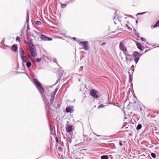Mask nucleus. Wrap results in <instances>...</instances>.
<instances>
[{"mask_svg": "<svg viewBox=\"0 0 159 159\" xmlns=\"http://www.w3.org/2000/svg\"><path fill=\"white\" fill-rule=\"evenodd\" d=\"M58 140H57V142H58Z\"/></svg>", "mask_w": 159, "mask_h": 159, "instance_id": "nucleus-47", "label": "nucleus"}, {"mask_svg": "<svg viewBox=\"0 0 159 159\" xmlns=\"http://www.w3.org/2000/svg\"><path fill=\"white\" fill-rule=\"evenodd\" d=\"M53 61L54 62H56V59H54V60H53Z\"/></svg>", "mask_w": 159, "mask_h": 159, "instance_id": "nucleus-38", "label": "nucleus"}, {"mask_svg": "<svg viewBox=\"0 0 159 159\" xmlns=\"http://www.w3.org/2000/svg\"><path fill=\"white\" fill-rule=\"evenodd\" d=\"M73 126L72 125H70L69 126H67L66 128V130L68 132H70L72 131L73 129Z\"/></svg>", "mask_w": 159, "mask_h": 159, "instance_id": "nucleus-7", "label": "nucleus"}, {"mask_svg": "<svg viewBox=\"0 0 159 159\" xmlns=\"http://www.w3.org/2000/svg\"><path fill=\"white\" fill-rule=\"evenodd\" d=\"M19 50L20 52H24V51L23 50V49L21 47H20L19 48Z\"/></svg>", "mask_w": 159, "mask_h": 159, "instance_id": "nucleus-28", "label": "nucleus"}, {"mask_svg": "<svg viewBox=\"0 0 159 159\" xmlns=\"http://www.w3.org/2000/svg\"><path fill=\"white\" fill-rule=\"evenodd\" d=\"M133 55L134 57H139V53L136 51H134L133 53Z\"/></svg>", "mask_w": 159, "mask_h": 159, "instance_id": "nucleus-11", "label": "nucleus"}, {"mask_svg": "<svg viewBox=\"0 0 159 159\" xmlns=\"http://www.w3.org/2000/svg\"><path fill=\"white\" fill-rule=\"evenodd\" d=\"M129 79L130 80H132V78H131V75L130 74H129Z\"/></svg>", "mask_w": 159, "mask_h": 159, "instance_id": "nucleus-37", "label": "nucleus"}, {"mask_svg": "<svg viewBox=\"0 0 159 159\" xmlns=\"http://www.w3.org/2000/svg\"><path fill=\"white\" fill-rule=\"evenodd\" d=\"M80 44L83 46L84 50H87L89 49V43L88 42H80Z\"/></svg>", "mask_w": 159, "mask_h": 159, "instance_id": "nucleus-3", "label": "nucleus"}, {"mask_svg": "<svg viewBox=\"0 0 159 159\" xmlns=\"http://www.w3.org/2000/svg\"><path fill=\"white\" fill-rule=\"evenodd\" d=\"M43 100L44 102L45 103H47L48 102V101L47 100V99L46 98H44L43 99Z\"/></svg>", "mask_w": 159, "mask_h": 159, "instance_id": "nucleus-31", "label": "nucleus"}, {"mask_svg": "<svg viewBox=\"0 0 159 159\" xmlns=\"http://www.w3.org/2000/svg\"><path fill=\"white\" fill-rule=\"evenodd\" d=\"M137 20H136V23H137Z\"/></svg>", "mask_w": 159, "mask_h": 159, "instance_id": "nucleus-45", "label": "nucleus"}, {"mask_svg": "<svg viewBox=\"0 0 159 159\" xmlns=\"http://www.w3.org/2000/svg\"><path fill=\"white\" fill-rule=\"evenodd\" d=\"M58 90V89L57 88H56L55 90H54L53 92V93L54 94V95H55L57 91Z\"/></svg>", "mask_w": 159, "mask_h": 159, "instance_id": "nucleus-27", "label": "nucleus"}, {"mask_svg": "<svg viewBox=\"0 0 159 159\" xmlns=\"http://www.w3.org/2000/svg\"><path fill=\"white\" fill-rule=\"evenodd\" d=\"M139 60V57H136L134 59V61L136 63H137Z\"/></svg>", "mask_w": 159, "mask_h": 159, "instance_id": "nucleus-20", "label": "nucleus"}, {"mask_svg": "<svg viewBox=\"0 0 159 159\" xmlns=\"http://www.w3.org/2000/svg\"><path fill=\"white\" fill-rule=\"evenodd\" d=\"M106 43H103L102 44V45H105Z\"/></svg>", "mask_w": 159, "mask_h": 159, "instance_id": "nucleus-39", "label": "nucleus"}, {"mask_svg": "<svg viewBox=\"0 0 159 159\" xmlns=\"http://www.w3.org/2000/svg\"><path fill=\"white\" fill-rule=\"evenodd\" d=\"M151 155L153 158H155L156 157V154L153 153H152L151 154Z\"/></svg>", "mask_w": 159, "mask_h": 159, "instance_id": "nucleus-23", "label": "nucleus"}, {"mask_svg": "<svg viewBox=\"0 0 159 159\" xmlns=\"http://www.w3.org/2000/svg\"><path fill=\"white\" fill-rule=\"evenodd\" d=\"M73 39L74 40H75L76 39V38L75 37H73Z\"/></svg>", "mask_w": 159, "mask_h": 159, "instance_id": "nucleus-41", "label": "nucleus"}, {"mask_svg": "<svg viewBox=\"0 0 159 159\" xmlns=\"http://www.w3.org/2000/svg\"><path fill=\"white\" fill-rule=\"evenodd\" d=\"M66 6V4H62L61 5V7L62 8H65Z\"/></svg>", "mask_w": 159, "mask_h": 159, "instance_id": "nucleus-30", "label": "nucleus"}, {"mask_svg": "<svg viewBox=\"0 0 159 159\" xmlns=\"http://www.w3.org/2000/svg\"><path fill=\"white\" fill-rule=\"evenodd\" d=\"M119 144H120V146H122V143H121L120 142V143H119Z\"/></svg>", "mask_w": 159, "mask_h": 159, "instance_id": "nucleus-40", "label": "nucleus"}, {"mask_svg": "<svg viewBox=\"0 0 159 159\" xmlns=\"http://www.w3.org/2000/svg\"><path fill=\"white\" fill-rule=\"evenodd\" d=\"M55 95H54V94L52 93L50 99V103L52 104Z\"/></svg>", "mask_w": 159, "mask_h": 159, "instance_id": "nucleus-12", "label": "nucleus"}, {"mask_svg": "<svg viewBox=\"0 0 159 159\" xmlns=\"http://www.w3.org/2000/svg\"><path fill=\"white\" fill-rule=\"evenodd\" d=\"M40 38L44 41H51L52 40V38L48 37L43 35H41Z\"/></svg>", "mask_w": 159, "mask_h": 159, "instance_id": "nucleus-6", "label": "nucleus"}, {"mask_svg": "<svg viewBox=\"0 0 159 159\" xmlns=\"http://www.w3.org/2000/svg\"><path fill=\"white\" fill-rule=\"evenodd\" d=\"M58 140H57V142H58Z\"/></svg>", "mask_w": 159, "mask_h": 159, "instance_id": "nucleus-48", "label": "nucleus"}, {"mask_svg": "<svg viewBox=\"0 0 159 159\" xmlns=\"http://www.w3.org/2000/svg\"><path fill=\"white\" fill-rule=\"evenodd\" d=\"M157 26H159V20L157 22L156 24L154 26H153V27H152L151 26V28L152 29V28H154L157 27Z\"/></svg>", "mask_w": 159, "mask_h": 159, "instance_id": "nucleus-16", "label": "nucleus"}, {"mask_svg": "<svg viewBox=\"0 0 159 159\" xmlns=\"http://www.w3.org/2000/svg\"><path fill=\"white\" fill-rule=\"evenodd\" d=\"M58 150L59 151L61 152L63 151V148L60 146H59L58 147Z\"/></svg>", "mask_w": 159, "mask_h": 159, "instance_id": "nucleus-26", "label": "nucleus"}, {"mask_svg": "<svg viewBox=\"0 0 159 159\" xmlns=\"http://www.w3.org/2000/svg\"><path fill=\"white\" fill-rule=\"evenodd\" d=\"M97 136H98V137H99V136H101L100 135H96Z\"/></svg>", "mask_w": 159, "mask_h": 159, "instance_id": "nucleus-43", "label": "nucleus"}, {"mask_svg": "<svg viewBox=\"0 0 159 159\" xmlns=\"http://www.w3.org/2000/svg\"><path fill=\"white\" fill-rule=\"evenodd\" d=\"M21 56V57L23 61V62H25V60H24V58L26 57L24 56V54L25 53L24 52H20Z\"/></svg>", "mask_w": 159, "mask_h": 159, "instance_id": "nucleus-8", "label": "nucleus"}, {"mask_svg": "<svg viewBox=\"0 0 159 159\" xmlns=\"http://www.w3.org/2000/svg\"><path fill=\"white\" fill-rule=\"evenodd\" d=\"M11 49L14 52L16 51L17 49V45L16 44H14L11 46Z\"/></svg>", "mask_w": 159, "mask_h": 159, "instance_id": "nucleus-9", "label": "nucleus"}, {"mask_svg": "<svg viewBox=\"0 0 159 159\" xmlns=\"http://www.w3.org/2000/svg\"><path fill=\"white\" fill-rule=\"evenodd\" d=\"M69 142H70V143H71V140H70V141H69Z\"/></svg>", "mask_w": 159, "mask_h": 159, "instance_id": "nucleus-44", "label": "nucleus"}, {"mask_svg": "<svg viewBox=\"0 0 159 159\" xmlns=\"http://www.w3.org/2000/svg\"><path fill=\"white\" fill-rule=\"evenodd\" d=\"M151 26L152 27H153V26Z\"/></svg>", "mask_w": 159, "mask_h": 159, "instance_id": "nucleus-46", "label": "nucleus"}, {"mask_svg": "<svg viewBox=\"0 0 159 159\" xmlns=\"http://www.w3.org/2000/svg\"><path fill=\"white\" fill-rule=\"evenodd\" d=\"M83 68V66H81L80 67V69H81L82 70Z\"/></svg>", "mask_w": 159, "mask_h": 159, "instance_id": "nucleus-42", "label": "nucleus"}, {"mask_svg": "<svg viewBox=\"0 0 159 159\" xmlns=\"http://www.w3.org/2000/svg\"><path fill=\"white\" fill-rule=\"evenodd\" d=\"M146 12H142V13H138L137 15H143V14H144V13H145Z\"/></svg>", "mask_w": 159, "mask_h": 159, "instance_id": "nucleus-36", "label": "nucleus"}, {"mask_svg": "<svg viewBox=\"0 0 159 159\" xmlns=\"http://www.w3.org/2000/svg\"><path fill=\"white\" fill-rule=\"evenodd\" d=\"M57 72V74L59 73V76H60V78L61 75H62L63 72L61 71H58Z\"/></svg>", "mask_w": 159, "mask_h": 159, "instance_id": "nucleus-18", "label": "nucleus"}, {"mask_svg": "<svg viewBox=\"0 0 159 159\" xmlns=\"http://www.w3.org/2000/svg\"><path fill=\"white\" fill-rule=\"evenodd\" d=\"M119 48L120 50L123 52H126L127 49L124 46V43L123 42H121L120 43Z\"/></svg>", "mask_w": 159, "mask_h": 159, "instance_id": "nucleus-5", "label": "nucleus"}, {"mask_svg": "<svg viewBox=\"0 0 159 159\" xmlns=\"http://www.w3.org/2000/svg\"><path fill=\"white\" fill-rule=\"evenodd\" d=\"M27 15L26 17V21L27 22V23H28L29 22V13H28V11H27Z\"/></svg>", "mask_w": 159, "mask_h": 159, "instance_id": "nucleus-17", "label": "nucleus"}, {"mask_svg": "<svg viewBox=\"0 0 159 159\" xmlns=\"http://www.w3.org/2000/svg\"><path fill=\"white\" fill-rule=\"evenodd\" d=\"M103 106L102 105H100L98 107V108H99L103 107Z\"/></svg>", "mask_w": 159, "mask_h": 159, "instance_id": "nucleus-35", "label": "nucleus"}, {"mask_svg": "<svg viewBox=\"0 0 159 159\" xmlns=\"http://www.w3.org/2000/svg\"><path fill=\"white\" fill-rule=\"evenodd\" d=\"M72 111L73 108L70 107H68L66 109V111L67 112H72Z\"/></svg>", "mask_w": 159, "mask_h": 159, "instance_id": "nucleus-10", "label": "nucleus"}, {"mask_svg": "<svg viewBox=\"0 0 159 159\" xmlns=\"http://www.w3.org/2000/svg\"><path fill=\"white\" fill-rule=\"evenodd\" d=\"M101 159H108V157L107 155H103L101 157Z\"/></svg>", "mask_w": 159, "mask_h": 159, "instance_id": "nucleus-15", "label": "nucleus"}, {"mask_svg": "<svg viewBox=\"0 0 159 159\" xmlns=\"http://www.w3.org/2000/svg\"><path fill=\"white\" fill-rule=\"evenodd\" d=\"M34 82L35 83V86L39 90V92L42 93L43 92V88L41 84L36 79H34Z\"/></svg>", "mask_w": 159, "mask_h": 159, "instance_id": "nucleus-1", "label": "nucleus"}, {"mask_svg": "<svg viewBox=\"0 0 159 159\" xmlns=\"http://www.w3.org/2000/svg\"><path fill=\"white\" fill-rule=\"evenodd\" d=\"M141 40L142 41H146V40L145 39V38H143V37L141 38Z\"/></svg>", "mask_w": 159, "mask_h": 159, "instance_id": "nucleus-32", "label": "nucleus"}, {"mask_svg": "<svg viewBox=\"0 0 159 159\" xmlns=\"http://www.w3.org/2000/svg\"><path fill=\"white\" fill-rule=\"evenodd\" d=\"M83 138L84 139V141H87L88 139V137L87 136H84Z\"/></svg>", "mask_w": 159, "mask_h": 159, "instance_id": "nucleus-24", "label": "nucleus"}, {"mask_svg": "<svg viewBox=\"0 0 159 159\" xmlns=\"http://www.w3.org/2000/svg\"><path fill=\"white\" fill-rule=\"evenodd\" d=\"M32 65L30 61H28L26 62V66L27 67H29L31 66Z\"/></svg>", "mask_w": 159, "mask_h": 159, "instance_id": "nucleus-14", "label": "nucleus"}, {"mask_svg": "<svg viewBox=\"0 0 159 159\" xmlns=\"http://www.w3.org/2000/svg\"><path fill=\"white\" fill-rule=\"evenodd\" d=\"M137 46L138 47V48L140 49V50H143V47H142V46L139 43H137Z\"/></svg>", "mask_w": 159, "mask_h": 159, "instance_id": "nucleus-13", "label": "nucleus"}, {"mask_svg": "<svg viewBox=\"0 0 159 159\" xmlns=\"http://www.w3.org/2000/svg\"><path fill=\"white\" fill-rule=\"evenodd\" d=\"M125 59L126 61H129V62H130V61L132 60V58H129L127 57H126Z\"/></svg>", "mask_w": 159, "mask_h": 159, "instance_id": "nucleus-22", "label": "nucleus"}, {"mask_svg": "<svg viewBox=\"0 0 159 159\" xmlns=\"http://www.w3.org/2000/svg\"><path fill=\"white\" fill-rule=\"evenodd\" d=\"M142 125L141 124H138L137 127V129L139 130L141 128Z\"/></svg>", "mask_w": 159, "mask_h": 159, "instance_id": "nucleus-19", "label": "nucleus"}, {"mask_svg": "<svg viewBox=\"0 0 159 159\" xmlns=\"http://www.w3.org/2000/svg\"><path fill=\"white\" fill-rule=\"evenodd\" d=\"M30 29V28L28 24L27 25V31L28 30Z\"/></svg>", "mask_w": 159, "mask_h": 159, "instance_id": "nucleus-33", "label": "nucleus"}, {"mask_svg": "<svg viewBox=\"0 0 159 159\" xmlns=\"http://www.w3.org/2000/svg\"><path fill=\"white\" fill-rule=\"evenodd\" d=\"M16 40L17 41H20V39L19 37V36H17V37L16 38Z\"/></svg>", "mask_w": 159, "mask_h": 159, "instance_id": "nucleus-34", "label": "nucleus"}, {"mask_svg": "<svg viewBox=\"0 0 159 159\" xmlns=\"http://www.w3.org/2000/svg\"><path fill=\"white\" fill-rule=\"evenodd\" d=\"M28 44L29 45V48L30 47H33L34 45L33 44L31 43V42H29L28 43Z\"/></svg>", "mask_w": 159, "mask_h": 159, "instance_id": "nucleus-21", "label": "nucleus"}, {"mask_svg": "<svg viewBox=\"0 0 159 159\" xmlns=\"http://www.w3.org/2000/svg\"><path fill=\"white\" fill-rule=\"evenodd\" d=\"M41 59L39 58H37L35 60V61L39 62L41 61Z\"/></svg>", "mask_w": 159, "mask_h": 159, "instance_id": "nucleus-29", "label": "nucleus"}, {"mask_svg": "<svg viewBox=\"0 0 159 159\" xmlns=\"http://www.w3.org/2000/svg\"><path fill=\"white\" fill-rule=\"evenodd\" d=\"M29 51L32 56L33 57H34L37 56L36 50L35 48L34 47H30Z\"/></svg>", "mask_w": 159, "mask_h": 159, "instance_id": "nucleus-2", "label": "nucleus"}, {"mask_svg": "<svg viewBox=\"0 0 159 159\" xmlns=\"http://www.w3.org/2000/svg\"><path fill=\"white\" fill-rule=\"evenodd\" d=\"M98 91H96L94 89L91 90L90 92V95L95 98H98Z\"/></svg>", "mask_w": 159, "mask_h": 159, "instance_id": "nucleus-4", "label": "nucleus"}, {"mask_svg": "<svg viewBox=\"0 0 159 159\" xmlns=\"http://www.w3.org/2000/svg\"><path fill=\"white\" fill-rule=\"evenodd\" d=\"M35 23L36 25H40L41 24V22L39 21H37L35 22Z\"/></svg>", "mask_w": 159, "mask_h": 159, "instance_id": "nucleus-25", "label": "nucleus"}]
</instances>
